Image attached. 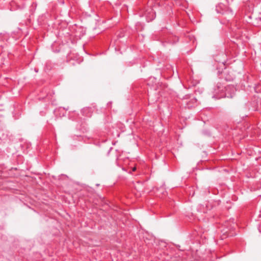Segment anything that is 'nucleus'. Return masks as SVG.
<instances>
[{
    "label": "nucleus",
    "instance_id": "f257e3e1",
    "mask_svg": "<svg viewBox=\"0 0 261 261\" xmlns=\"http://www.w3.org/2000/svg\"><path fill=\"white\" fill-rule=\"evenodd\" d=\"M227 93H223L224 88L220 85L214 88L212 97L215 99H220L223 97L232 98L235 95V91L233 87H228L226 88Z\"/></svg>",
    "mask_w": 261,
    "mask_h": 261
},
{
    "label": "nucleus",
    "instance_id": "423d86ee",
    "mask_svg": "<svg viewBox=\"0 0 261 261\" xmlns=\"http://www.w3.org/2000/svg\"><path fill=\"white\" fill-rule=\"evenodd\" d=\"M258 230L261 233V226L258 227Z\"/></svg>",
    "mask_w": 261,
    "mask_h": 261
},
{
    "label": "nucleus",
    "instance_id": "f03ea898",
    "mask_svg": "<svg viewBox=\"0 0 261 261\" xmlns=\"http://www.w3.org/2000/svg\"><path fill=\"white\" fill-rule=\"evenodd\" d=\"M197 102V99L194 97L191 98L189 101H185L184 103L186 105V107L187 108H191L195 106Z\"/></svg>",
    "mask_w": 261,
    "mask_h": 261
},
{
    "label": "nucleus",
    "instance_id": "7ed1b4c3",
    "mask_svg": "<svg viewBox=\"0 0 261 261\" xmlns=\"http://www.w3.org/2000/svg\"><path fill=\"white\" fill-rule=\"evenodd\" d=\"M91 109L89 108H84L82 110V112L84 115H86L87 117H90L91 114L90 113Z\"/></svg>",
    "mask_w": 261,
    "mask_h": 261
},
{
    "label": "nucleus",
    "instance_id": "20e7f679",
    "mask_svg": "<svg viewBox=\"0 0 261 261\" xmlns=\"http://www.w3.org/2000/svg\"><path fill=\"white\" fill-rule=\"evenodd\" d=\"M148 13H149V14L151 15L150 17L148 15V14L145 13V15L147 17V19L148 21L149 20H153L154 18V13L152 11V10H150V11L148 12Z\"/></svg>",
    "mask_w": 261,
    "mask_h": 261
},
{
    "label": "nucleus",
    "instance_id": "39448f33",
    "mask_svg": "<svg viewBox=\"0 0 261 261\" xmlns=\"http://www.w3.org/2000/svg\"><path fill=\"white\" fill-rule=\"evenodd\" d=\"M225 79H226V81H231V80H233V76H231V77H226V78H225Z\"/></svg>",
    "mask_w": 261,
    "mask_h": 261
},
{
    "label": "nucleus",
    "instance_id": "0eeeda50",
    "mask_svg": "<svg viewBox=\"0 0 261 261\" xmlns=\"http://www.w3.org/2000/svg\"><path fill=\"white\" fill-rule=\"evenodd\" d=\"M136 168L135 167H134V168H133V171H135V170H136Z\"/></svg>",
    "mask_w": 261,
    "mask_h": 261
}]
</instances>
